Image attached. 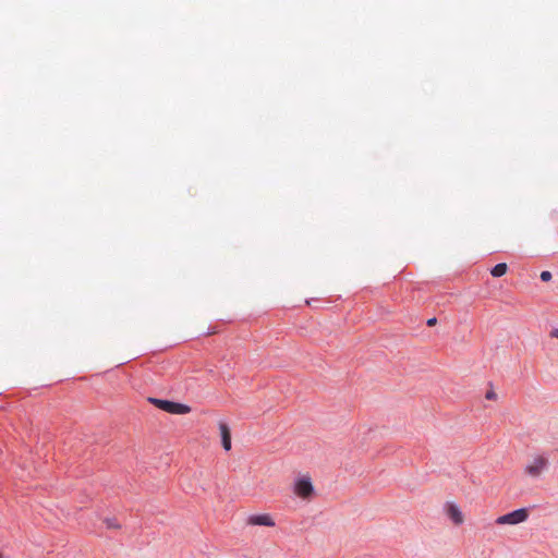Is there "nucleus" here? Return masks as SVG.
I'll use <instances>...</instances> for the list:
<instances>
[{
    "label": "nucleus",
    "instance_id": "obj_1",
    "mask_svg": "<svg viewBox=\"0 0 558 558\" xmlns=\"http://www.w3.org/2000/svg\"><path fill=\"white\" fill-rule=\"evenodd\" d=\"M148 401L156 408L170 414H187L191 412V407L184 403L153 397H149Z\"/></svg>",
    "mask_w": 558,
    "mask_h": 558
},
{
    "label": "nucleus",
    "instance_id": "obj_2",
    "mask_svg": "<svg viewBox=\"0 0 558 558\" xmlns=\"http://www.w3.org/2000/svg\"><path fill=\"white\" fill-rule=\"evenodd\" d=\"M529 518V510L526 508L515 509L496 519V524H519L526 521Z\"/></svg>",
    "mask_w": 558,
    "mask_h": 558
},
{
    "label": "nucleus",
    "instance_id": "obj_3",
    "mask_svg": "<svg viewBox=\"0 0 558 558\" xmlns=\"http://www.w3.org/2000/svg\"><path fill=\"white\" fill-rule=\"evenodd\" d=\"M295 494L301 498H308L314 493V486L310 477H302L295 482L294 485Z\"/></svg>",
    "mask_w": 558,
    "mask_h": 558
},
{
    "label": "nucleus",
    "instance_id": "obj_4",
    "mask_svg": "<svg viewBox=\"0 0 558 558\" xmlns=\"http://www.w3.org/2000/svg\"><path fill=\"white\" fill-rule=\"evenodd\" d=\"M547 458L538 456L534 459L532 464L526 465L525 472L533 477H537L541 475L542 471L547 468Z\"/></svg>",
    "mask_w": 558,
    "mask_h": 558
},
{
    "label": "nucleus",
    "instance_id": "obj_5",
    "mask_svg": "<svg viewBox=\"0 0 558 558\" xmlns=\"http://www.w3.org/2000/svg\"><path fill=\"white\" fill-rule=\"evenodd\" d=\"M218 426H219V430H220L222 448L226 451H230L231 447H232L230 427L228 426V424L226 422H222V421L219 422Z\"/></svg>",
    "mask_w": 558,
    "mask_h": 558
},
{
    "label": "nucleus",
    "instance_id": "obj_6",
    "mask_svg": "<svg viewBox=\"0 0 558 558\" xmlns=\"http://www.w3.org/2000/svg\"><path fill=\"white\" fill-rule=\"evenodd\" d=\"M247 523L259 526H275L274 519L267 513L250 515Z\"/></svg>",
    "mask_w": 558,
    "mask_h": 558
},
{
    "label": "nucleus",
    "instance_id": "obj_7",
    "mask_svg": "<svg viewBox=\"0 0 558 558\" xmlns=\"http://www.w3.org/2000/svg\"><path fill=\"white\" fill-rule=\"evenodd\" d=\"M447 514L456 525L463 523V514L461 510L453 504L447 505Z\"/></svg>",
    "mask_w": 558,
    "mask_h": 558
},
{
    "label": "nucleus",
    "instance_id": "obj_8",
    "mask_svg": "<svg viewBox=\"0 0 558 558\" xmlns=\"http://www.w3.org/2000/svg\"><path fill=\"white\" fill-rule=\"evenodd\" d=\"M507 270H508L507 264L499 263L490 270V274L493 277H501L507 272Z\"/></svg>",
    "mask_w": 558,
    "mask_h": 558
},
{
    "label": "nucleus",
    "instance_id": "obj_9",
    "mask_svg": "<svg viewBox=\"0 0 558 558\" xmlns=\"http://www.w3.org/2000/svg\"><path fill=\"white\" fill-rule=\"evenodd\" d=\"M104 523L108 529H120L121 525L118 523L116 518H106Z\"/></svg>",
    "mask_w": 558,
    "mask_h": 558
},
{
    "label": "nucleus",
    "instance_id": "obj_10",
    "mask_svg": "<svg viewBox=\"0 0 558 558\" xmlns=\"http://www.w3.org/2000/svg\"><path fill=\"white\" fill-rule=\"evenodd\" d=\"M539 277H541V280H542V281L547 282V281H549V280L551 279V277H553V276H551V272H550V271H548V270H544V271H542V272H541V276H539Z\"/></svg>",
    "mask_w": 558,
    "mask_h": 558
},
{
    "label": "nucleus",
    "instance_id": "obj_11",
    "mask_svg": "<svg viewBox=\"0 0 558 558\" xmlns=\"http://www.w3.org/2000/svg\"><path fill=\"white\" fill-rule=\"evenodd\" d=\"M485 398L487 400H496L497 399V393L493 390V389H489L486 393H485Z\"/></svg>",
    "mask_w": 558,
    "mask_h": 558
},
{
    "label": "nucleus",
    "instance_id": "obj_12",
    "mask_svg": "<svg viewBox=\"0 0 558 558\" xmlns=\"http://www.w3.org/2000/svg\"><path fill=\"white\" fill-rule=\"evenodd\" d=\"M426 324H427L428 327H433V326H435L437 324V318L436 317H432V318L427 319Z\"/></svg>",
    "mask_w": 558,
    "mask_h": 558
},
{
    "label": "nucleus",
    "instance_id": "obj_13",
    "mask_svg": "<svg viewBox=\"0 0 558 558\" xmlns=\"http://www.w3.org/2000/svg\"><path fill=\"white\" fill-rule=\"evenodd\" d=\"M550 337L551 338H557L558 339V329H554L550 331Z\"/></svg>",
    "mask_w": 558,
    "mask_h": 558
},
{
    "label": "nucleus",
    "instance_id": "obj_14",
    "mask_svg": "<svg viewBox=\"0 0 558 558\" xmlns=\"http://www.w3.org/2000/svg\"><path fill=\"white\" fill-rule=\"evenodd\" d=\"M0 558H2V555L0 554Z\"/></svg>",
    "mask_w": 558,
    "mask_h": 558
}]
</instances>
